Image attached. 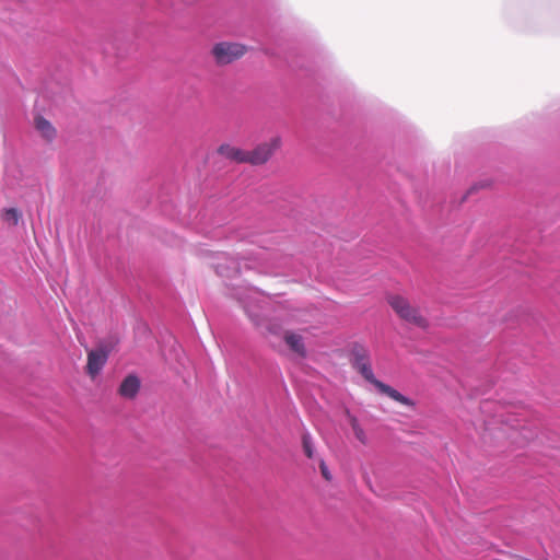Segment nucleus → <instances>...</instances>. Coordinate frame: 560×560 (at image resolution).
<instances>
[{"instance_id":"obj_1","label":"nucleus","mask_w":560,"mask_h":560,"mask_svg":"<svg viewBox=\"0 0 560 560\" xmlns=\"http://www.w3.org/2000/svg\"><path fill=\"white\" fill-rule=\"evenodd\" d=\"M533 304L513 310L510 314L512 343L518 347L515 352L527 364L532 359L544 360L556 355L560 365V271L538 276L530 283ZM560 377V371L557 372Z\"/></svg>"},{"instance_id":"obj_2","label":"nucleus","mask_w":560,"mask_h":560,"mask_svg":"<svg viewBox=\"0 0 560 560\" xmlns=\"http://www.w3.org/2000/svg\"><path fill=\"white\" fill-rule=\"evenodd\" d=\"M354 366L361 373V375L371 384H373L381 393L387 395L393 400L408 407H413L415 402L400 394L395 388L389 385L384 384L383 382L376 380L374 377L369 357L364 350L358 351L354 353Z\"/></svg>"},{"instance_id":"obj_3","label":"nucleus","mask_w":560,"mask_h":560,"mask_svg":"<svg viewBox=\"0 0 560 560\" xmlns=\"http://www.w3.org/2000/svg\"><path fill=\"white\" fill-rule=\"evenodd\" d=\"M386 302L401 320L419 328L428 327V320L421 314L419 307L411 304L407 298L399 294H388Z\"/></svg>"},{"instance_id":"obj_4","label":"nucleus","mask_w":560,"mask_h":560,"mask_svg":"<svg viewBox=\"0 0 560 560\" xmlns=\"http://www.w3.org/2000/svg\"><path fill=\"white\" fill-rule=\"evenodd\" d=\"M247 51V46L242 43L222 40L212 45L210 56L215 66L224 67L240 60Z\"/></svg>"},{"instance_id":"obj_5","label":"nucleus","mask_w":560,"mask_h":560,"mask_svg":"<svg viewBox=\"0 0 560 560\" xmlns=\"http://www.w3.org/2000/svg\"><path fill=\"white\" fill-rule=\"evenodd\" d=\"M280 147L281 139L279 137L262 142L253 150L247 151V163L252 165H262L271 159Z\"/></svg>"},{"instance_id":"obj_6","label":"nucleus","mask_w":560,"mask_h":560,"mask_svg":"<svg viewBox=\"0 0 560 560\" xmlns=\"http://www.w3.org/2000/svg\"><path fill=\"white\" fill-rule=\"evenodd\" d=\"M108 358V352L103 349L92 350L88 353L86 373L94 378L103 369Z\"/></svg>"},{"instance_id":"obj_7","label":"nucleus","mask_w":560,"mask_h":560,"mask_svg":"<svg viewBox=\"0 0 560 560\" xmlns=\"http://www.w3.org/2000/svg\"><path fill=\"white\" fill-rule=\"evenodd\" d=\"M34 127L36 131L39 133V136L46 141V142H52L57 136V130L52 126V124L47 120L42 115H36L34 117Z\"/></svg>"},{"instance_id":"obj_8","label":"nucleus","mask_w":560,"mask_h":560,"mask_svg":"<svg viewBox=\"0 0 560 560\" xmlns=\"http://www.w3.org/2000/svg\"><path fill=\"white\" fill-rule=\"evenodd\" d=\"M218 153L235 163H247V151L231 144H221Z\"/></svg>"},{"instance_id":"obj_9","label":"nucleus","mask_w":560,"mask_h":560,"mask_svg":"<svg viewBox=\"0 0 560 560\" xmlns=\"http://www.w3.org/2000/svg\"><path fill=\"white\" fill-rule=\"evenodd\" d=\"M140 389V380L136 375H128L125 377L118 388V394L127 399H132L137 396Z\"/></svg>"},{"instance_id":"obj_10","label":"nucleus","mask_w":560,"mask_h":560,"mask_svg":"<svg viewBox=\"0 0 560 560\" xmlns=\"http://www.w3.org/2000/svg\"><path fill=\"white\" fill-rule=\"evenodd\" d=\"M283 338H284L285 343L289 346V348L293 352H295L296 354H299L302 358H304L306 355V350H305V346L303 342V338L300 335L294 334L292 331H285Z\"/></svg>"},{"instance_id":"obj_11","label":"nucleus","mask_w":560,"mask_h":560,"mask_svg":"<svg viewBox=\"0 0 560 560\" xmlns=\"http://www.w3.org/2000/svg\"><path fill=\"white\" fill-rule=\"evenodd\" d=\"M347 418L358 441L365 445L368 443V436L363 428L360 425L357 417L347 411Z\"/></svg>"},{"instance_id":"obj_12","label":"nucleus","mask_w":560,"mask_h":560,"mask_svg":"<svg viewBox=\"0 0 560 560\" xmlns=\"http://www.w3.org/2000/svg\"><path fill=\"white\" fill-rule=\"evenodd\" d=\"M3 217L7 221L11 222L12 225H18L21 219V213L15 208H9L4 210Z\"/></svg>"},{"instance_id":"obj_13","label":"nucleus","mask_w":560,"mask_h":560,"mask_svg":"<svg viewBox=\"0 0 560 560\" xmlns=\"http://www.w3.org/2000/svg\"><path fill=\"white\" fill-rule=\"evenodd\" d=\"M302 443H303V450H304L305 455L308 458H312L314 453H313V446H312L311 438L308 435H304L303 439H302Z\"/></svg>"},{"instance_id":"obj_14","label":"nucleus","mask_w":560,"mask_h":560,"mask_svg":"<svg viewBox=\"0 0 560 560\" xmlns=\"http://www.w3.org/2000/svg\"><path fill=\"white\" fill-rule=\"evenodd\" d=\"M320 471H322L323 477L326 480H330L331 479V476H330V474H329V471H328V469H327V467H326L324 462L320 464Z\"/></svg>"},{"instance_id":"obj_15","label":"nucleus","mask_w":560,"mask_h":560,"mask_svg":"<svg viewBox=\"0 0 560 560\" xmlns=\"http://www.w3.org/2000/svg\"><path fill=\"white\" fill-rule=\"evenodd\" d=\"M560 205V199L555 200L550 206L547 207V212L551 213Z\"/></svg>"},{"instance_id":"obj_16","label":"nucleus","mask_w":560,"mask_h":560,"mask_svg":"<svg viewBox=\"0 0 560 560\" xmlns=\"http://www.w3.org/2000/svg\"><path fill=\"white\" fill-rule=\"evenodd\" d=\"M482 186H478V185H474L471 186L468 191H467V195L469 194H472L474 191H476L477 189L481 188Z\"/></svg>"},{"instance_id":"obj_17","label":"nucleus","mask_w":560,"mask_h":560,"mask_svg":"<svg viewBox=\"0 0 560 560\" xmlns=\"http://www.w3.org/2000/svg\"><path fill=\"white\" fill-rule=\"evenodd\" d=\"M491 248H492V249L494 248V245H493V244L491 245Z\"/></svg>"}]
</instances>
